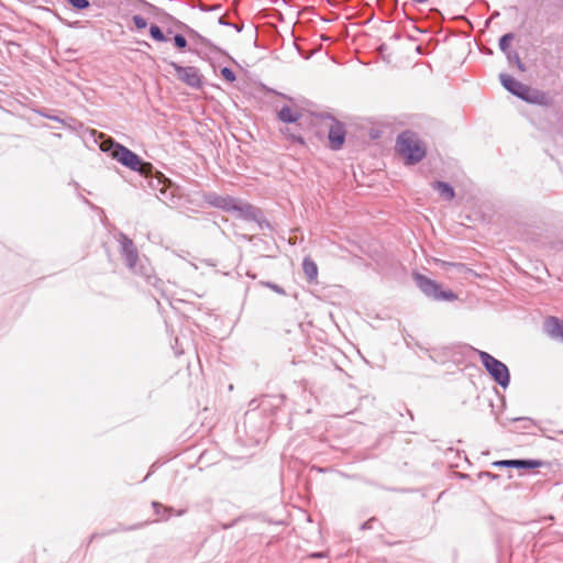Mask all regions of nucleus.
Returning <instances> with one entry per match:
<instances>
[{"label": "nucleus", "instance_id": "f3484780", "mask_svg": "<svg viewBox=\"0 0 563 563\" xmlns=\"http://www.w3.org/2000/svg\"><path fill=\"white\" fill-rule=\"evenodd\" d=\"M132 21L136 27V30H144L145 27H147L148 23L146 21L145 18H143L142 15H134L132 18Z\"/></svg>", "mask_w": 563, "mask_h": 563}, {"label": "nucleus", "instance_id": "ddd939ff", "mask_svg": "<svg viewBox=\"0 0 563 563\" xmlns=\"http://www.w3.org/2000/svg\"><path fill=\"white\" fill-rule=\"evenodd\" d=\"M302 271L308 283H317L318 266L311 257H305L302 261Z\"/></svg>", "mask_w": 563, "mask_h": 563}, {"label": "nucleus", "instance_id": "aec40b11", "mask_svg": "<svg viewBox=\"0 0 563 563\" xmlns=\"http://www.w3.org/2000/svg\"><path fill=\"white\" fill-rule=\"evenodd\" d=\"M221 76L227 80V81H230V82H233L235 80V75L234 73L228 68V67H223L221 69Z\"/></svg>", "mask_w": 563, "mask_h": 563}, {"label": "nucleus", "instance_id": "9b49d317", "mask_svg": "<svg viewBox=\"0 0 563 563\" xmlns=\"http://www.w3.org/2000/svg\"><path fill=\"white\" fill-rule=\"evenodd\" d=\"M301 115V111L298 108L289 106H285L278 111V119L286 123L297 122Z\"/></svg>", "mask_w": 563, "mask_h": 563}, {"label": "nucleus", "instance_id": "39448f33", "mask_svg": "<svg viewBox=\"0 0 563 563\" xmlns=\"http://www.w3.org/2000/svg\"><path fill=\"white\" fill-rule=\"evenodd\" d=\"M169 66L175 70L176 77L185 85L199 89L202 87V75L199 69L194 66H180L177 63H169Z\"/></svg>", "mask_w": 563, "mask_h": 563}, {"label": "nucleus", "instance_id": "dca6fc26", "mask_svg": "<svg viewBox=\"0 0 563 563\" xmlns=\"http://www.w3.org/2000/svg\"><path fill=\"white\" fill-rule=\"evenodd\" d=\"M514 40V35L508 33V34H505L500 41H499V47L503 52H507V49L509 48L510 46V43L511 41Z\"/></svg>", "mask_w": 563, "mask_h": 563}, {"label": "nucleus", "instance_id": "4be33fe9", "mask_svg": "<svg viewBox=\"0 0 563 563\" xmlns=\"http://www.w3.org/2000/svg\"><path fill=\"white\" fill-rule=\"evenodd\" d=\"M158 178L159 180L163 178V183L166 184V183H169V180L167 178H164L163 175L161 173H158Z\"/></svg>", "mask_w": 563, "mask_h": 563}, {"label": "nucleus", "instance_id": "f257e3e1", "mask_svg": "<svg viewBox=\"0 0 563 563\" xmlns=\"http://www.w3.org/2000/svg\"><path fill=\"white\" fill-rule=\"evenodd\" d=\"M396 152L406 164L412 165L426 156L427 150L415 133L406 131L397 139Z\"/></svg>", "mask_w": 563, "mask_h": 563}, {"label": "nucleus", "instance_id": "a211bd4d", "mask_svg": "<svg viewBox=\"0 0 563 563\" xmlns=\"http://www.w3.org/2000/svg\"><path fill=\"white\" fill-rule=\"evenodd\" d=\"M174 44L175 46L183 51L186 46H187V40L185 38V36H183L181 34H176L174 37Z\"/></svg>", "mask_w": 563, "mask_h": 563}, {"label": "nucleus", "instance_id": "6ab92c4d", "mask_svg": "<svg viewBox=\"0 0 563 563\" xmlns=\"http://www.w3.org/2000/svg\"><path fill=\"white\" fill-rule=\"evenodd\" d=\"M68 2L78 10H84L89 7L88 0H68Z\"/></svg>", "mask_w": 563, "mask_h": 563}, {"label": "nucleus", "instance_id": "2eb2a0df", "mask_svg": "<svg viewBox=\"0 0 563 563\" xmlns=\"http://www.w3.org/2000/svg\"><path fill=\"white\" fill-rule=\"evenodd\" d=\"M148 31L152 40L157 43H164L168 40L167 35L162 31V29L157 24H151Z\"/></svg>", "mask_w": 563, "mask_h": 563}, {"label": "nucleus", "instance_id": "f8f14e48", "mask_svg": "<svg viewBox=\"0 0 563 563\" xmlns=\"http://www.w3.org/2000/svg\"><path fill=\"white\" fill-rule=\"evenodd\" d=\"M545 328L551 336L563 340V320L556 317H549L545 320Z\"/></svg>", "mask_w": 563, "mask_h": 563}, {"label": "nucleus", "instance_id": "4468645a", "mask_svg": "<svg viewBox=\"0 0 563 563\" xmlns=\"http://www.w3.org/2000/svg\"><path fill=\"white\" fill-rule=\"evenodd\" d=\"M433 187L446 200H452L454 198V196H455L453 188L449 184H446V183L435 181L433 184Z\"/></svg>", "mask_w": 563, "mask_h": 563}, {"label": "nucleus", "instance_id": "0eeeda50", "mask_svg": "<svg viewBox=\"0 0 563 563\" xmlns=\"http://www.w3.org/2000/svg\"><path fill=\"white\" fill-rule=\"evenodd\" d=\"M542 465L543 462L538 460H500L493 462L495 467L537 468Z\"/></svg>", "mask_w": 563, "mask_h": 563}, {"label": "nucleus", "instance_id": "f03ea898", "mask_svg": "<svg viewBox=\"0 0 563 563\" xmlns=\"http://www.w3.org/2000/svg\"><path fill=\"white\" fill-rule=\"evenodd\" d=\"M111 155L122 165L129 167L132 170L139 172L143 176L147 177L152 174L153 165L151 163L142 162V159L135 153L123 145H115Z\"/></svg>", "mask_w": 563, "mask_h": 563}, {"label": "nucleus", "instance_id": "423d86ee", "mask_svg": "<svg viewBox=\"0 0 563 563\" xmlns=\"http://www.w3.org/2000/svg\"><path fill=\"white\" fill-rule=\"evenodd\" d=\"M500 81H501L503 86L511 93H514L525 100H530L532 91L528 86L521 84L514 77H511L509 75H504V74L500 75Z\"/></svg>", "mask_w": 563, "mask_h": 563}, {"label": "nucleus", "instance_id": "7ed1b4c3", "mask_svg": "<svg viewBox=\"0 0 563 563\" xmlns=\"http://www.w3.org/2000/svg\"><path fill=\"white\" fill-rule=\"evenodd\" d=\"M413 277L418 287L426 296L440 301H454L457 299L456 294L449 289L443 290L441 285L435 280L430 279L421 274H415Z\"/></svg>", "mask_w": 563, "mask_h": 563}, {"label": "nucleus", "instance_id": "412c9836", "mask_svg": "<svg viewBox=\"0 0 563 563\" xmlns=\"http://www.w3.org/2000/svg\"><path fill=\"white\" fill-rule=\"evenodd\" d=\"M115 145H119V144H118V143H114V141H113V140L109 139V140L103 141V142L101 143V150H102V151H109V150H111V148H112V151H114V146H115Z\"/></svg>", "mask_w": 563, "mask_h": 563}, {"label": "nucleus", "instance_id": "1a4fd4ad", "mask_svg": "<svg viewBox=\"0 0 563 563\" xmlns=\"http://www.w3.org/2000/svg\"><path fill=\"white\" fill-rule=\"evenodd\" d=\"M207 202L225 211L238 209L235 199L230 196L210 195L207 197Z\"/></svg>", "mask_w": 563, "mask_h": 563}, {"label": "nucleus", "instance_id": "5701e85b", "mask_svg": "<svg viewBox=\"0 0 563 563\" xmlns=\"http://www.w3.org/2000/svg\"><path fill=\"white\" fill-rule=\"evenodd\" d=\"M416 3H426L428 0H412Z\"/></svg>", "mask_w": 563, "mask_h": 563}, {"label": "nucleus", "instance_id": "6e6552de", "mask_svg": "<svg viewBox=\"0 0 563 563\" xmlns=\"http://www.w3.org/2000/svg\"><path fill=\"white\" fill-rule=\"evenodd\" d=\"M329 142L332 150H339L345 141V130L339 122H333L329 129Z\"/></svg>", "mask_w": 563, "mask_h": 563}, {"label": "nucleus", "instance_id": "9d476101", "mask_svg": "<svg viewBox=\"0 0 563 563\" xmlns=\"http://www.w3.org/2000/svg\"><path fill=\"white\" fill-rule=\"evenodd\" d=\"M121 244H122V253L124 255L126 265L130 268H134L137 263V260H139V254H137L136 247L134 246V243L132 242V240H130L128 238H123Z\"/></svg>", "mask_w": 563, "mask_h": 563}, {"label": "nucleus", "instance_id": "20e7f679", "mask_svg": "<svg viewBox=\"0 0 563 563\" xmlns=\"http://www.w3.org/2000/svg\"><path fill=\"white\" fill-rule=\"evenodd\" d=\"M479 358L487 372L499 385L506 387L509 384V371L504 363L483 351L479 352Z\"/></svg>", "mask_w": 563, "mask_h": 563}]
</instances>
